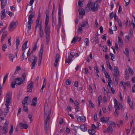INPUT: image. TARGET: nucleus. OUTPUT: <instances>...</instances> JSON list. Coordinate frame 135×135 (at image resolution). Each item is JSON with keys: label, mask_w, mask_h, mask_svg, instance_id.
Here are the masks:
<instances>
[{"label": "nucleus", "mask_w": 135, "mask_h": 135, "mask_svg": "<svg viewBox=\"0 0 135 135\" xmlns=\"http://www.w3.org/2000/svg\"><path fill=\"white\" fill-rule=\"evenodd\" d=\"M46 104L47 105V103H45V107L44 108L45 113L44 118L45 119V130L46 133H47L48 129L49 127V123L50 118V115L51 113L50 109H48L47 106H46Z\"/></svg>", "instance_id": "obj_1"}, {"label": "nucleus", "mask_w": 135, "mask_h": 135, "mask_svg": "<svg viewBox=\"0 0 135 135\" xmlns=\"http://www.w3.org/2000/svg\"><path fill=\"white\" fill-rule=\"evenodd\" d=\"M45 32L46 34V42L47 45L50 40V27L48 26H45Z\"/></svg>", "instance_id": "obj_2"}, {"label": "nucleus", "mask_w": 135, "mask_h": 135, "mask_svg": "<svg viewBox=\"0 0 135 135\" xmlns=\"http://www.w3.org/2000/svg\"><path fill=\"white\" fill-rule=\"evenodd\" d=\"M23 83V81L22 80V79L20 78H18L15 79V80L13 81L11 83L12 88H15L16 84L17 85H20Z\"/></svg>", "instance_id": "obj_3"}, {"label": "nucleus", "mask_w": 135, "mask_h": 135, "mask_svg": "<svg viewBox=\"0 0 135 135\" xmlns=\"http://www.w3.org/2000/svg\"><path fill=\"white\" fill-rule=\"evenodd\" d=\"M29 61L31 62V69H33L35 68V65L37 61V58L35 56L33 55L32 58L31 57L28 58Z\"/></svg>", "instance_id": "obj_4"}, {"label": "nucleus", "mask_w": 135, "mask_h": 135, "mask_svg": "<svg viewBox=\"0 0 135 135\" xmlns=\"http://www.w3.org/2000/svg\"><path fill=\"white\" fill-rule=\"evenodd\" d=\"M9 123V122L6 121L4 124L3 127L1 126H0V130L2 129V131L3 132V133L6 134L8 133V127Z\"/></svg>", "instance_id": "obj_5"}, {"label": "nucleus", "mask_w": 135, "mask_h": 135, "mask_svg": "<svg viewBox=\"0 0 135 135\" xmlns=\"http://www.w3.org/2000/svg\"><path fill=\"white\" fill-rule=\"evenodd\" d=\"M18 24L17 21H12L10 23L9 27V31L10 32L13 31L16 27Z\"/></svg>", "instance_id": "obj_6"}, {"label": "nucleus", "mask_w": 135, "mask_h": 135, "mask_svg": "<svg viewBox=\"0 0 135 135\" xmlns=\"http://www.w3.org/2000/svg\"><path fill=\"white\" fill-rule=\"evenodd\" d=\"M40 13L39 12L38 16L37 19L36 21V26L35 27V32L37 30V27H40L41 26L42 22L40 21Z\"/></svg>", "instance_id": "obj_7"}, {"label": "nucleus", "mask_w": 135, "mask_h": 135, "mask_svg": "<svg viewBox=\"0 0 135 135\" xmlns=\"http://www.w3.org/2000/svg\"><path fill=\"white\" fill-rule=\"evenodd\" d=\"M34 16V15L32 14V13L29 15L28 16V26H27V27L28 29L29 30H31V24L33 22L32 18Z\"/></svg>", "instance_id": "obj_8"}, {"label": "nucleus", "mask_w": 135, "mask_h": 135, "mask_svg": "<svg viewBox=\"0 0 135 135\" xmlns=\"http://www.w3.org/2000/svg\"><path fill=\"white\" fill-rule=\"evenodd\" d=\"M97 3H98V2L95 1L91 5V10L93 11H95L97 10L99 7Z\"/></svg>", "instance_id": "obj_9"}, {"label": "nucleus", "mask_w": 135, "mask_h": 135, "mask_svg": "<svg viewBox=\"0 0 135 135\" xmlns=\"http://www.w3.org/2000/svg\"><path fill=\"white\" fill-rule=\"evenodd\" d=\"M114 77L118 79L119 77V74L118 71V69L117 66H115L114 67Z\"/></svg>", "instance_id": "obj_10"}, {"label": "nucleus", "mask_w": 135, "mask_h": 135, "mask_svg": "<svg viewBox=\"0 0 135 135\" xmlns=\"http://www.w3.org/2000/svg\"><path fill=\"white\" fill-rule=\"evenodd\" d=\"M33 85V82L32 81H31L27 87V92H31L32 91Z\"/></svg>", "instance_id": "obj_11"}, {"label": "nucleus", "mask_w": 135, "mask_h": 135, "mask_svg": "<svg viewBox=\"0 0 135 135\" xmlns=\"http://www.w3.org/2000/svg\"><path fill=\"white\" fill-rule=\"evenodd\" d=\"M19 127L21 129H26L28 127V125L27 124H24L22 123H20L18 124Z\"/></svg>", "instance_id": "obj_12"}, {"label": "nucleus", "mask_w": 135, "mask_h": 135, "mask_svg": "<svg viewBox=\"0 0 135 135\" xmlns=\"http://www.w3.org/2000/svg\"><path fill=\"white\" fill-rule=\"evenodd\" d=\"M1 1V8L2 9L4 8L7 4V0H0Z\"/></svg>", "instance_id": "obj_13"}, {"label": "nucleus", "mask_w": 135, "mask_h": 135, "mask_svg": "<svg viewBox=\"0 0 135 135\" xmlns=\"http://www.w3.org/2000/svg\"><path fill=\"white\" fill-rule=\"evenodd\" d=\"M115 108V109H117L118 110H119L120 108L122 110H124L123 107L122 103H119L118 105H117V107Z\"/></svg>", "instance_id": "obj_14"}, {"label": "nucleus", "mask_w": 135, "mask_h": 135, "mask_svg": "<svg viewBox=\"0 0 135 135\" xmlns=\"http://www.w3.org/2000/svg\"><path fill=\"white\" fill-rule=\"evenodd\" d=\"M7 35V32L6 31H4L2 35L1 38V42H2L5 37H6Z\"/></svg>", "instance_id": "obj_15"}, {"label": "nucleus", "mask_w": 135, "mask_h": 135, "mask_svg": "<svg viewBox=\"0 0 135 135\" xmlns=\"http://www.w3.org/2000/svg\"><path fill=\"white\" fill-rule=\"evenodd\" d=\"M58 23L57 26V30L58 32H59L60 28L61 25V18H58Z\"/></svg>", "instance_id": "obj_16"}, {"label": "nucleus", "mask_w": 135, "mask_h": 135, "mask_svg": "<svg viewBox=\"0 0 135 135\" xmlns=\"http://www.w3.org/2000/svg\"><path fill=\"white\" fill-rule=\"evenodd\" d=\"M80 129L84 132L86 131L87 130V127L86 125H82L80 126Z\"/></svg>", "instance_id": "obj_17"}, {"label": "nucleus", "mask_w": 135, "mask_h": 135, "mask_svg": "<svg viewBox=\"0 0 135 135\" xmlns=\"http://www.w3.org/2000/svg\"><path fill=\"white\" fill-rule=\"evenodd\" d=\"M11 98L8 97L6 98L5 105L6 106H9L10 104Z\"/></svg>", "instance_id": "obj_18"}, {"label": "nucleus", "mask_w": 135, "mask_h": 135, "mask_svg": "<svg viewBox=\"0 0 135 135\" xmlns=\"http://www.w3.org/2000/svg\"><path fill=\"white\" fill-rule=\"evenodd\" d=\"M79 11V15H84L85 13V11L84 9L81 8L78 10Z\"/></svg>", "instance_id": "obj_19"}, {"label": "nucleus", "mask_w": 135, "mask_h": 135, "mask_svg": "<svg viewBox=\"0 0 135 135\" xmlns=\"http://www.w3.org/2000/svg\"><path fill=\"white\" fill-rule=\"evenodd\" d=\"M81 27H89V25L88 23V21H84L82 22V24L81 25Z\"/></svg>", "instance_id": "obj_20"}, {"label": "nucleus", "mask_w": 135, "mask_h": 135, "mask_svg": "<svg viewBox=\"0 0 135 135\" xmlns=\"http://www.w3.org/2000/svg\"><path fill=\"white\" fill-rule=\"evenodd\" d=\"M118 42L119 46L122 47L123 45V43L122 39L121 38L118 36Z\"/></svg>", "instance_id": "obj_21"}, {"label": "nucleus", "mask_w": 135, "mask_h": 135, "mask_svg": "<svg viewBox=\"0 0 135 135\" xmlns=\"http://www.w3.org/2000/svg\"><path fill=\"white\" fill-rule=\"evenodd\" d=\"M1 17L2 20L6 16L5 13V9H3L1 11Z\"/></svg>", "instance_id": "obj_22"}, {"label": "nucleus", "mask_w": 135, "mask_h": 135, "mask_svg": "<svg viewBox=\"0 0 135 135\" xmlns=\"http://www.w3.org/2000/svg\"><path fill=\"white\" fill-rule=\"evenodd\" d=\"M37 99L36 98H34L32 100V104H31V105L35 106L37 104Z\"/></svg>", "instance_id": "obj_23"}, {"label": "nucleus", "mask_w": 135, "mask_h": 135, "mask_svg": "<svg viewBox=\"0 0 135 135\" xmlns=\"http://www.w3.org/2000/svg\"><path fill=\"white\" fill-rule=\"evenodd\" d=\"M28 96H27L25 98L22 102L23 104H28L27 100L28 99Z\"/></svg>", "instance_id": "obj_24"}, {"label": "nucleus", "mask_w": 135, "mask_h": 135, "mask_svg": "<svg viewBox=\"0 0 135 135\" xmlns=\"http://www.w3.org/2000/svg\"><path fill=\"white\" fill-rule=\"evenodd\" d=\"M15 57L14 55L12 54L9 55V60L12 62L13 61V59Z\"/></svg>", "instance_id": "obj_25"}, {"label": "nucleus", "mask_w": 135, "mask_h": 135, "mask_svg": "<svg viewBox=\"0 0 135 135\" xmlns=\"http://www.w3.org/2000/svg\"><path fill=\"white\" fill-rule=\"evenodd\" d=\"M28 104H23V110L25 112H27L28 111L27 106Z\"/></svg>", "instance_id": "obj_26"}, {"label": "nucleus", "mask_w": 135, "mask_h": 135, "mask_svg": "<svg viewBox=\"0 0 135 135\" xmlns=\"http://www.w3.org/2000/svg\"><path fill=\"white\" fill-rule=\"evenodd\" d=\"M20 41L19 37H18L16 38V46L17 49L18 48V46L20 44Z\"/></svg>", "instance_id": "obj_27"}, {"label": "nucleus", "mask_w": 135, "mask_h": 135, "mask_svg": "<svg viewBox=\"0 0 135 135\" xmlns=\"http://www.w3.org/2000/svg\"><path fill=\"white\" fill-rule=\"evenodd\" d=\"M108 124L110 125L109 126H112L113 128H114L115 127V124L113 121H110L109 122Z\"/></svg>", "instance_id": "obj_28"}, {"label": "nucleus", "mask_w": 135, "mask_h": 135, "mask_svg": "<svg viewBox=\"0 0 135 135\" xmlns=\"http://www.w3.org/2000/svg\"><path fill=\"white\" fill-rule=\"evenodd\" d=\"M109 118H108V119L106 120L105 119L104 117H103L100 119V120L103 123H106L108 121V120H109Z\"/></svg>", "instance_id": "obj_29"}, {"label": "nucleus", "mask_w": 135, "mask_h": 135, "mask_svg": "<svg viewBox=\"0 0 135 135\" xmlns=\"http://www.w3.org/2000/svg\"><path fill=\"white\" fill-rule=\"evenodd\" d=\"M72 60L73 59L71 58V57L69 56L68 59H66L65 60V62L66 63H67L69 64L72 61Z\"/></svg>", "instance_id": "obj_30"}, {"label": "nucleus", "mask_w": 135, "mask_h": 135, "mask_svg": "<svg viewBox=\"0 0 135 135\" xmlns=\"http://www.w3.org/2000/svg\"><path fill=\"white\" fill-rule=\"evenodd\" d=\"M28 41H26V42L23 44L22 48V50L24 51V49H26L27 47V45Z\"/></svg>", "instance_id": "obj_31"}, {"label": "nucleus", "mask_w": 135, "mask_h": 135, "mask_svg": "<svg viewBox=\"0 0 135 135\" xmlns=\"http://www.w3.org/2000/svg\"><path fill=\"white\" fill-rule=\"evenodd\" d=\"M125 78L127 80L129 78V75L127 69L125 70Z\"/></svg>", "instance_id": "obj_32"}, {"label": "nucleus", "mask_w": 135, "mask_h": 135, "mask_svg": "<svg viewBox=\"0 0 135 135\" xmlns=\"http://www.w3.org/2000/svg\"><path fill=\"white\" fill-rule=\"evenodd\" d=\"M79 119L81 121L84 122L85 121L86 118L84 116H82L81 117H80L78 118V120Z\"/></svg>", "instance_id": "obj_33"}, {"label": "nucleus", "mask_w": 135, "mask_h": 135, "mask_svg": "<svg viewBox=\"0 0 135 135\" xmlns=\"http://www.w3.org/2000/svg\"><path fill=\"white\" fill-rule=\"evenodd\" d=\"M78 37H74L71 41V43H75L78 39Z\"/></svg>", "instance_id": "obj_34"}, {"label": "nucleus", "mask_w": 135, "mask_h": 135, "mask_svg": "<svg viewBox=\"0 0 135 135\" xmlns=\"http://www.w3.org/2000/svg\"><path fill=\"white\" fill-rule=\"evenodd\" d=\"M113 128L112 126H109L107 130V132H112L113 131Z\"/></svg>", "instance_id": "obj_35"}, {"label": "nucleus", "mask_w": 135, "mask_h": 135, "mask_svg": "<svg viewBox=\"0 0 135 135\" xmlns=\"http://www.w3.org/2000/svg\"><path fill=\"white\" fill-rule=\"evenodd\" d=\"M8 75V73H6V76H4L3 79V84H5V82L7 78Z\"/></svg>", "instance_id": "obj_36"}, {"label": "nucleus", "mask_w": 135, "mask_h": 135, "mask_svg": "<svg viewBox=\"0 0 135 135\" xmlns=\"http://www.w3.org/2000/svg\"><path fill=\"white\" fill-rule=\"evenodd\" d=\"M61 7L60 5L59 6V11H58V18H61Z\"/></svg>", "instance_id": "obj_37"}, {"label": "nucleus", "mask_w": 135, "mask_h": 135, "mask_svg": "<svg viewBox=\"0 0 135 135\" xmlns=\"http://www.w3.org/2000/svg\"><path fill=\"white\" fill-rule=\"evenodd\" d=\"M89 106L91 108H93L94 107V105L93 103L90 100H89Z\"/></svg>", "instance_id": "obj_38"}, {"label": "nucleus", "mask_w": 135, "mask_h": 135, "mask_svg": "<svg viewBox=\"0 0 135 135\" xmlns=\"http://www.w3.org/2000/svg\"><path fill=\"white\" fill-rule=\"evenodd\" d=\"M105 77L107 78H108V79H111L110 76L108 75V73L107 72L104 73Z\"/></svg>", "instance_id": "obj_39"}, {"label": "nucleus", "mask_w": 135, "mask_h": 135, "mask_svg": "<svg viewBox=\"0 0 135 135\" xmlns=\"http://www.w3.org/2000/svg\"><path fill=\"white\" fill-rule=\"evenodd\" d=\"M98 35H95V36L92 37L91 39V42H93L95 41V40L97 38V37L98 36Z\"/></svg>", "instance_id": "obj_40"}, {"label": "nucleus", "mask_w": 135, "mask_h": 135, "mask_svg": "<svg viewBox=\"0 0 135 135\" xmlns=\"http://www.w3.org/2000/svg\"><path fill=\"white\" fill-rule=\"evenodd\" d=\"M13 125H11V128L9 132V134L11 135L13 133Z\"/></svg>", "instance_id": "obj_41"}, {"label": "nucleus", "mask_w": 135, "mask_h": 135, "mask_svg": "<svg viewBox=\"0 0 135 135\" xmlns=\"http://www.w3.org/2000/svg\"><path fill=\"white\" fill-rule=\"evenodd\" d=\"M117 79L116 78L114 77L113 81L114 83L116 85H117L118 84Z\"/></svg>", "instance_id": "obj_42"}, {"label": "nucleus", "mask_w": 135, "mask_h": 135, "mask_svg": "<svg viewBox=\"0 0 135 135\" xmlns=\"http://www.w3.org/2000/svg\"><path fill=\"white\" fill-rule=\"evenodd\" d=\"M129 69H128V71H129V73L130 75H133V72L132 70L129 67Z\"/></svg>", "instance_id": "obj_43"}, {"label": "nucleus", "mask_w": 135, "mask_h": 135, "mask_svg": "<svg viewBox=\"0 0 135 135\" xmlns=\"http://www.w3.org/2000/svg\"><path fill=\"white\" fill-rule=\"evenodd\" d=\"M120 84H121L124 87V89H126V85L125 82L123 81H120Z\"/></svg>", "instance_id": "obj_44"}, {"label": "nucleus", "mask_w": 135, "mask_h": 135, "mask_svg": "<svg viewBox=\"0 0 135 135\" xmlns=\"http://www.w3.org/2000/svg\"><path fill=\"white\" fill-rule=\"evenodd\" d=\"M125 51L126 52H124V54H125L127 56L128 55L129 53V51L128 49L127 48H125Z\"/></svg>", "instance_id": "obj_45"}, {"label": "nucleus", "mask_w": 135, "mask_h": 135, "mask_svg": "<svg viewBox=\"0 0 135 135\" xmlns=\"http://www.w3.org/2000/svg\"><path fill=\"white\" fill-rule=\"evenodd\" d=\"M103 50L104 51L107 52V47L106 46H104L103 47Z\"/></svg>", "instance_id": "obj_46"}, {"label": "nucleus", "mask_w": 135, "mask_h": 135, "mask_svg": "<svg viewBox=\"0 0 135 135\" xmlns=\"http://www.w3.org/2000/svg\"><path fill=\"white\" fill-rule=\"evenodd\" d=\"M129 104V106L130 107L131 109L132 110L133 109V104L132 102H129L128 103Z\"/></svg>", "instance_id": "obj_47"}, {"label": "nucleus", "mask_w": 135, "mask_h": 135, "mask_svg": "<svg viewBox=\"0 0 135 135\" xmlns=\"http://www.w3.org/2000/svg\"><path fill=\"white\" fill-rule=\"evenodd\" d=\"M114 107H117V105H118V102L117 100L115 99H114Z\"/></svg>", "instance_id": "obj_48"}, {"label": "nucleus", "mask_w": 135, "mask_h": 135, "mask_svg": "<svg viewBox=\"0 0 135 135\" xmlns=\"http://www.w3.org/2000/svg\"><path fill=\"white\" fill-rule=\"evenodd\" d=\"M7 47V46L6 44H3L2 47L3 50L5 51H6V49Z\"/></svg>", "instance_id": "obj_49"}, {"label": "nucleus", "mask_w": 135, "mask_h": 135, "mask_svg": "<svg viewBox=\"0 0 135 135\" xmlns=\"http://www.w3.org/2000/svg\"><path fill=\"white\" fill-rule=\"evenodd\" d=\"M108 86H109L110 88H111L110 84L112 83V81L111 79H108Z\"/></svg>", "instance_id": "obj_50"}, {"label": "nucleus", "mask_w": 135, "mask_h": 135, "mask_svg": "<svg viewBox=\"0 0 135 135\" xmlns=\"http://www.w3.org/2000/svg\"><path fill=\"white\" fill-rule=\"evenodd\" d=\"M25 52V51H24V52L23 53L22 55V60L23 61V60L25 59H26L27 58V57H25L24 56V53Z\"/></svg>", "instance_id": "obj_51"}, {"label": "nucleus", "mask_w": 135, "mask_h": 135, "mask_svg": "<svg viewBox=\"0 0 135 135\" xmlns=\"http://www.w3.org/2000/svg\"><path fill=\"white\" fill-rule=\"evenodd\" d=\"M84 42H85L86 44V46H88V45L89 43V40L88 38H86L84 40Z\"/></svg>", "instance_id": "obj_52"}, {"label": "nucleus", "mask_w": 135, "mask_h": 135, "mask_svg": "<svg viewBox=\"0 0 135 135\" xmlns=\"http://www.w3.org/2000/svg\"><path fill=\"white\" fill-rule=\"evenodd\" d=\"M9 106H6V107L5 109V111L6 113H7L9 112Z\"/></svg>", "instance_id": "obj_53"}, {"label": "nucleus", "mask_w": 135, "mask_h": 135, "mask_svg": "<svg viewBox=\"0 0 135 135\" xmlns=\"http://www.w3.org/2000/svg\"><path fill=\"white\" fill-rule=\"evenodd\" d=\"M7 13L10 16L12 17L13 15V13L9 11L7 12Z\"/></svg>", "instance_id": "obj_54"}, {"label": "nucleus", "mask_w": 135, "mask_h": 135, "mask_svg": "<svg viewBox=\"0 0 135 135\" xmlns=\"http://www.w3.org/2000/svg\"><path fill=\"white\" fill-rule=\"evenodd\" d=\"M71 82V80L69 79H67L66 80V84L67 85H69L70 84Z\"/></svg>", "instance_id": "obj_55"}, {"label": "nucleus", "mask_w": 135, "mask_h": 135, "mask_svg": "<svg viewBox=\"0 0 135 135\" xmlns=\"http://www.w3.org/2000/svg\"><path fill=\"white\" fill-rule=\"evenodd\" d=\"M91 5H92L91 2H89L88 3L86 6V8H88L89 9V7Z\"/></svg>", "instance_id": "obj_56"}, {"label": "nucleus", "mask_w": 135, "mask_h": 135, "mask_svg": "<svg viewBox=\"0 0 135 135\" xmlns=\"http://www.w3.org/2000/svg\"><path fill=\"white\" fill-rule=\"evenodd\" d=\"M22 77H23V80H22L23 82L25 81V78H26V75L25 73H23L22 75Z\"/></svg>", "instance_id": "obj_57"}, {"label": "nucleus", "mask_w": 135, "mask_h": 135, "mask_svg": "<svg viewBox=\"0 0 135 135\" xmlns=\"http://www.w3.org/2000/svg\"><path fill=\"white\" fill-rule=\"evenodd\" d=\"M59 60L57 59H55V62L54 63V66L55 67H56L57 66L58 62Z\"/></svg>", "instance_id": "obj_58"}, {"label": "nucleus", "mask_w": 135, "mask_h": 135, "mask_svg": "<svg viewBox=\"0 0 135 135\" xmlns=\"http://www.w3.org/2000/svg\"><path fill=\"white\" fill-rule=\"evenodd\" d=\"M124 0L126 4V6H127L131 0Z\"/></svg>", "instance_id": "obj_59"}, {"label": "nucleus", "mask_w": 135, "mask_h": 135, "mask_svg": "<svg viewBox=\"0 0 135 135\" xmlns=\"http://www.w3.org/2000/svg\"><path fill=\"white\" fill-rule=\"evenodd\" d=\"M75 53L73 52H72L70 53V57H73L75 56Z\"/></svg>", "instance_id": "obj_60"}, {"label": "nucleus", "mask_w": 135, "mask_h": 135, "mask_svg": "<svg viewBox=\"0 0 135 135\" xmlns=\"http://www.w3.org/2000/svg\"><path fill=\"white\" fill-rule=\"evenodd\" d=\"M115 115L116 116H118V110L115 109V111L114 112Z\"/></svg>", "instance_id": "obj_61"}, {"label": "nucleus", "mask_w": 135, "mask_h": 135, "mask_svg": "<svg viewBox=\"0 0 135 135\" xmlns=\"http://www.w3.org/2000/svg\"><path fill=\"white\" fill-rule=\"evenodd\" d=\"M49 21V19H46L45 21V26H48V23Z\"/></svg>", "instance_id": "obj_62"}, {"label": "nucleus", "mask_w": 135, "mask_h": 135, "mask_svg": "<svg viewBox=\"0 0 135 135\" xmlns=\"http://www.w3.org/2000/svg\"><path fill=\"white\" fill-rule=\"evenodd\" d=\"M113 12H111V13H110V14L109 17H110V19L111 20L113 18Z\"/></svg>", "instance_id": "obj_63"}, {"label": "nucleus", "mask_w": 135, "mask_h": 135, "mask_svg": "<svg viewBox=\"0 0 135 135\" xmlns=\"http://www.w3.org/2000/svg\"><path fill=\"white\" fill-rule=\"evenodd\" d=\"M102 110L104 113H105L107 112V110L105 106H104L102 108Z\"/></svg>", "instance_id": "obj_64"}]
</instances>
